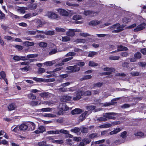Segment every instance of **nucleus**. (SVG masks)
Returning a JSON list of instances; mask_svg holds the SVG:
<instances>
[{"label":"nucleus","mask_w":146,"mask_h":146,"mask_svg":"<svg viewBox=\"0 0 146 146\" xmlns=\"http://www.w3.org/2000/svg\"><path fill=\"white\" fill-rule=\"evenodd\" d=\"M70 38L69 36H65L62 37V41L63 42H67L70 41Z\"/></svg>","instance_id":"40"},{"label":"nucleus","mask_w":146,"mask_h":146,"mask_svg":"<svg viewBox=\"0 0 146 146\" xmlns=\"http://www.w3.org/2000/svg\"><path fill=\"white\" fill-rule=\"evenodd\" d=\"M82 112V110L81 109L76 108L71 111V113L72 115L78 114L81 113Z\"/></svg>","instance_id":"14"},{"label":"nucleus","mask_w":146,"mask_h":146,"mask_svg":"<svg viewBox=\"0 0 146 146\" xmlns=\"http://www.w3.org/2000/svg\"><path fill=\"white\" fill-rule=\"evenodd\" d=\"M76 42L77 43H84L85 42L86 40L84 39H78L76 40Z\"/></svg>","instance_id":"59"},{"label":"nucleus","mask_w":146,"mask_h":146,"mask_svg":"<svg viewBox=\"0 0 146 146\" xmlns=\"http://www.w3.org/2000/svg\"><path fill=\"white\" fill-rule=\"evenodd\" d=\"M46 15L49 18L53 19H56L58 17V15L52 12H48Z\"/></svg>","instance_id":"8"},{"label":"nucleus","mask_w":146,"mask_h":146,"mask_svg":"<svg viewBox=\"0 0 146 146\" xmlns=\"http://www.w3.org/2000/svg\"><path fill=\"white\" fill-rule=\"evenodd\" d=\"M59 106L60 109H62L64 111H67L69 109V108L65 103L60 104Z\"/></svg>","instance_id":"12"},{"label":"nucleus","mask_w":146,"mask_h":146,"mask_svg":"<svg viewBox=\"0 0 146 146\" xmlns=\"http://www.w3.org/2000/svg\"><path fill=\"white\" fill-rule=\"evenodd\" d=\"M73 58L72 56L68 58L63 59L62 60V62L59 64V66H62L64 65V64L63 62H67L69 61H70L72 60Z\"/></svg>","instance_id":"17"},{"label":"nucleus","mask_w":146,"mask_h":146,"mask_svg":"<svg viewBox=\"0 0 146 146\" xmlns=\"http://www.w3.org/2000/svg\"><path fill=\"white\" fill-rule=\"evenodd\" d=\"M75 55V53L74 52H69L67 54L65 55V57L72 56Z\"/></svg>","instance_id":"63"},{"label":"nucleus","mask_w":146,"mask_h":146,"mask_svg":"<svg viewBox=\"0 0 146 146\" xmlns=\"http://www.w3.org/2000/svg\"><path fill=\"white\" fill-rule=\"evenodd\" d=\"M6 74L4 71H1L0 72V79L1 78H5Z\"/></svg>","instance_id":"56"},{"label":"nucleus","mask_w":146,"mask_h":146,"mask_svg":"<svg viewBox=\"0 0 146 146\" xmlns=\"http://www.w3.org/2000/svg\"><path fill=\"white\" fill-rule=\"evenodd\" d=\"M30 125H31V130H34L35 128V125L33 122H30Z\"/></svg>","instance_id":"62"},{"label":"nucleus","mask_w":146,"mask_h":146,"mask_svg":"<svg viewBox=\"0 0 146 146\" xmlns=\"http://www.w3.org/2000/svg\"><path fill=\"white\" fill-rule=\"evenodd\" d=\"M67 69L71 70V72H74L78 71L80 70V67L77 65L74 66H69L66 68Z\"/></svg>","instance_id":"4"},{"label":"nucleus","mask_w":146,"mask_h":146,"mask_svg":"<svg viewBox=\"0 0 146 146\" xmlns=\"http://www.w3.org/2000/svg\"><path fill=\"white\" fill-rule=\"evenodd\" d=\"M39 112H50L52 110V108H43L39 110Z\"/></svg>","instance_id":"18"},{"label":"nucleus","mask_w":146,"mask_h":146,"mask_svg":"<svg viewBox=\"0 0 146 146\" xmlns=\"http://www.w3.org/2000/svg\"><path fill=\"white\" fill-rule=\"evenodd\" d=\"M45 72V69L42 68H39L38 70V74H42Z\"/></svg>","instance_id":"60"},{"label":"nucleus","mask_w":146,"mask_h":146,"mask_svg":"<svg viewBox=\"0 0 146 146\" xmlns=\"http://www.w3.org/2000/svg\"><path fill=\"white\" fill-rule=\"evenodd\" d=\"M98 52L94 51L90 52L88 54V56L90 57H93L94 56L96 55Z\"/></svg>","instance_id":"26"},{"label":"nucleus","mask_w":146,"mask_h":146,"mask_svg":"<svg viewBox=\"0 0 146 146\" xmlns=\"http://www.w3.org/2000/svg\"><path fill=\"white\" fill-rule=\"evenodd\" d=\"M81 17L78 15H75L73 17V19L75 20H78L81 19Z\"/></svg>","instance_id":"53"},{"label":"nucleus","mask_w":146,"mask_h":146,"mask_svg":"<svg viewBox=\"0 0 146 146\" xmlns=\"http://www.w3.org/2000/svg\"><path fill=\"white\" fill-rule=\"evenodd\" d=\"M127 50V48L125 46H118L117 48V51H126Z\"/></svg>","instance_id":"25"},{"label":"nucleus","mask_w":146,"mask_h":146,"mask_svg":"<svg viewBox=\"0 0 146 146\" xmlns=\"http://www.w3.org/2000/svg\"><path fill=\"white\" fill-rule=\"evenodd\" d=\"M43 24H44V23L40 19H38L36 21V25H37V27H42Z\"/></svg>","instance_id":"23"},{"label":"nucleus","mask_w":146,"mask_h":146,"mask_svg":"<svg viewBox=\"0 0 146 146\" xmlns=\"http://www.w3.org/2000/svg\"><path fill=\"white\" fill-rule=\"evenodd\" d=\"M98 137V134L96 133H94L90 134L89 135V137L90 139L96 138Z\"/></svg>","instance_id":"31"},{"label":"nucleus","mask_w":146,"mask_h":146,"mask_svg":"<svg viewBox=\"0 0 146 146\" xmlns=\"http://www.w3.org/2000/svg\"><path fill=\"white\" fill-rule=\"evenodd\" d=\"M58 90L62 92H67L68 91V88H66L62 87L59 88Z\"/></svg>","instance_id":"54"},{"label":"nucleus","mask_w":146,"mask_h":146,"mask_svg":"<svg viewBox=\"0 0 146 146\" xmlns=\"http://www.w3.org/2000/svg\"><path fill=\"white\" fill-rule=\"evenodd\" d=\"M116 115V113L114 112L105 113L103 114V117L106 118L113 119L115 117L112 116Z\"/></svg>","instance_id":"5"},{"label":"nucleus","mask_w":146,"mask_h":146,"mask_svg":"<svg viewBox=\"0 0 146 146\" xmlns=\"http://www.w3.org/2000/svg\"><path fill=\"white\" fill-rule=\"evenodd\" d=\"M107 120V119L104 117H100L97 119V120L99 121H106Z\"/></svg>","instance_id":"39"},{"label":"nucleus","mask_w":146,"mask_h":146,"mask_svg":"<svg viewBox=\"0 0 146 146\" xmlns=\"http://www.w3.org/2000/svg\"><path fill=\"white\" fill-rule=\"evenodd\" d=\"M54 63V62L53 61H48L44 62V64L46 66H51Z\"/></svg>","instance_id":"38"},{"label":"nucleus","mask_w":146,"mask_h":146,"mask_svg":"<svg viewBox=\"0 0 146 146\" xmlns=\"http://www.w3.org/2000/svg\"><path fill=\"white\" fill-rule=\"evenodd\" d=\"M121 129L120 128H116L113 131H111L109 134L110 135H112L113 134H115L118 132L120 131H121Z\"/></svg>","instance_id":"19"},{"label":"nucleus","mask_w":146,"mask_h":146,"mask_svg":"<svg viewBox=\"0 0 146 146\" xmlns=\"http://www.w3.org/2000/svg\"><path fill=\"white\" fill-rule=\"evenodd\" d=\"M58 134H59L60 133L64 134H67L69 133L68 131L63 129H61L60 130H58Z\"/></svg>","instance_id":"33"},{"label":"nucleus","mask_w":146,"mask_h":146,"mask_svg":"<svg viewBox=\"0 0 146 146\" xmlns=\"http://www.w3.org/2000/svg\"><path fill=\"white\" fill-rule=\"evenodd\" d=\"M32 79L38 82H43L44 81L43 79L42 78H38L36 77L33 78Z\"/></svg>","instance_id":"52"},{"label":"nucleus","mask_w":146,"mask_h":146,"mask_svg":"<svg viewBox=\"0 0 146 146\" xmlns=\"http://www.w3.org/2000/svg\"><path fill=\"white\" fill-rule=\"evenodd\" d=\"M81 30L78 29H70L66 33V35L68 36H73L75 35V32H80Z\"/></svg>","instance_id":"2"},{"label":"nucleus","mask_w":146,"mask_h":146,"mask_svg":"<svg viewBox=\"0 0 146 146\" xmlns=\"http://www.w3.org/2000/svg\"><path fill=\"white\" fill-rule=\"evenodd\" d=\"M39 46L42 47L46 48L47 46V44L46 43L44 42H40L38 43Z\"/></svg>","instance_id":"41"},{"label":"nucleus","mask_w":146,"mask_h":146,"mask_svg":"<svg viewBox=\"0 0 146 146\" xmlns=\"http://www.w3.org/2000/svg\"><path fill=\"white\" fill-rule=\"evenodd\" d=\"M104 71L112 72L114 70L112 68L106 67L104 68Z\"/></svg>","instance_id":"55"},{"label":"nucleus","mask_w":146,"mask_h":146,"mask_svg":"<svg viewBox=\"0 0 146 146\" xmlns=\"http://www.w3.org/2000/svg\"><path fill=\"white\" fill-rule=\"evenodd\" d=\"M103 83L102 82H98L94 84V86L95 87H100L102 86Z\"/></svg>","instance_id":"46"},{"label":"nucleus","mask_w":146,"mask_h":146,"mask_svg":"<svg viewBox=\"0 0 146 146\" xmlns=\"http://www.w3.org/2000/svg\"><path fill=\"white\" fill-rule=\"evenodd\" d=\"M17 11L20 13H25V9L23 7H19L17 9Z\"/></svg>","instance_id":"30"},{"label":"nucleus","mask_w":146,"mask_h":146,"mask_svg":"<svg viewBox=\"0 0 146 146\" xmlns=\"http://www.w3.org/2000/svg\"><path fill=\"white\" fill-rule=\"evenodd\" d=\"M131 75L135 76H138L139 75V73L137 71H132L130 73Z\"/></svg>","instance_id":"44"},{"label":"nucleus","mask_w":146,"mask_h":146,"mask_svg":"<svg viewBox=\"0 0 146 146\" xmlns=\"http://www.w3.org/2000/svg\"><path fill=\"white\" fill-rule=\"evenodd\" d=\"M58 130H51L47 131V133L48 134H58Z\"/></svg>","instance_id":"37"},{"label":"nucleus","mask_w":146,"mask_h":146,"mask_svg":"<svg viewBox=\"0 0 146 146\" xmlns=\"http://www.w3.org/2000/svg\"><path fill=\"white\" fill-rule=\"evenodd\" d=\"M131 21V19L130 18L124 17L123 19V22L124 23H127Z\"/></svg>","instance_id":"43"},{"label":"nucleus","mask_w":146,"mask_h":146,"mask_svg":"<svg viewBox=\"0 0 146 146\" xmlns=\"http://www.w3.org/2000/svg\"><path fill=\"white\" fill-rule=\"evenodd\" d=\"M124 27L123 25H121L119 23H116L111 26L110 29L112 31V33H116L122 31Z\"/></svg>","instance_id":"1"},{"label":"nucleus","mask_w":146,"mask_h":146,"mask_svg":"<svg viewBox=\"0 0 146 146\" xmlns=\"http://www.w3.org/2000/svg\"><path fill=\"white\" fill-rule=\"evenodd\" d=\"M23 44L26 46H29L33 45L34 44L33 42L25 41L23 42Z\"/></svg>","instance_id":"27"},{"label":"nucleus","mask_w":146,"mask_h":146,"mask_svg":"<svg viewBox=\"0 0 146 146\" xmlns=\"http://www.w3.org/2000/svg\"><path fill=\"white\" fill-rule=\"evenodd\" d=\"M113 123H104L103 125H101L98 127H99L100 128H109L112 126V124Z\"/></svg>","instance_id":"13"},{"label":"nucleus","mask_w":146,"mask_h":146,"mask_svg":"<svg viewBox=\"0 0 146 146\" xmlns=\"http://www.w3.org/2000/svg\"><path fill=\"white\" fill-rule=\"evenodd\" d=\"M99 23V21H98L93 20L89 23V25H96L98 24Z\"/></svg>","instance_id":"22"},{"label":"nucleus","mask_w":146,"mask_h":146,"mask_svg":"<svg viewBox=\"0 0 146 146\" xmlns=\"http://www.w3.org/2000/svg\"><path fill=\"white\" fill-rule=\"evenodd\" d=\"M84 14L86 15H90L92 14H96V13L93 12L92 11H84Z\"/></svg>","instance_id":"34"},{"label":"nucleus","mask_w":146,"mask_h":146,"mask_svg":"<svg viewBox=\"0 0 146 146\" xmlns=\"http://www.w3.org/2000/svg\"><path fill=\"white\" fill-rule=\"evenodd\" d=\"M127 133L126 131H124L121 134V136L123 138H125L126 137Z\"/></svg>","instance_id":"64"},{"label":"nucleus","mask_w":146,"mask_h":146,"mask_svg":"<svg viewBox=\"0 0 146 146\" xmlns=\"http://www.w3.org/2000/svg\"><path fill=\"white\" fill-rule=\"evenodd\" d=\"M16 107L15 104L14 103H12L8 106V109L9 110L11 111L14 110Z\"/></svg>","instance_id":"16"},{"label":"nucleus","mask_w":146,"mask_h":146,"mask_svg":"<svg viewBox=\"0 0 146 146\" xmlns=\"http://www.w3.org/2000/svg\"><path fill=\"white\" fill-rule=\"evenodd\" d=\"M51 142L54 143L62 144L63 143L62 140H52Z\"/></svg>","instance_id":"35"},{"label":"nucleus","mask_w":146,"mask_h":146,"mask_svg":"<svg viewBox=\"0 0 146 146\" xmlns=\"http://www.w3.org/2000/svg\"><path fill=\"white\" fill-rule=\"evenodd\" d=\"M120 58L119 56H113L109 57V59L111 60H118Z\"/></svg>","instance_id":"42"},{"label":"nucleus","mask_w":146,"mask_h":146,"mask_svg":"<svg viewBox=\"0 0 146 146\" xmlns=\"http://www.w3.org/2000/svg\"><path fill=\"white\" fill-rule=\"evenodd\" d=\"M82 141L84 142L85 144L89 143L91 142L90 139L88 138H84L82 140Z\"/></svg>","instance_id":"49"},{"label":"nucleus","mask_w":146,"mask_h":146,"mask_svg":"<svg viewBox=\"0 0 146 146\" xmlns=\"http://www.w3.org/2000/svg\"><path fill=\"white\" fill-rule=\"evenodd\" d=\"M134 56L137 59H139L141 58V54L140 52H137L134 54Z\"/></svg>","instance_id":"28"},{"label":"nucleus","mask_w":146,"mask_h":146,"mask_svg":"<svg viewBox=\"0 0 146 146\" xmlns=\"http://www.w3.org/2000/svg\"><path fill=\"white\" fill-rule=\"evenodd\" d=\"M98 65V64L96 63L93 61H89L88 64L89 66L91 67L97 66Z\"/></svg>","instance_id":"24"},{"label":"nucleus","mask_w":146,"mask_h":146,"mask_svg":"<svg viewBox=\"0 0 146 146\" xmlns=\"http://www.w3.org/2000/svg\"><path fill=\"white\" fill-rule=\"evenodd\" d=\"M134 135L136 136H139L140 137L144 136L143 133L141 132H138L135 133H134Z\"/></svg>","instance_id":"48"},{"label":"nucleus","mask_w":146,"mask_h":146,"mask_svg":"<svg viewBox=\"0 0 146 146\" xmlns=\"http://www.w3.org/2000/svg\"><path fill=\"white\" fill-rule=\"evenodd\" d=\"M9 15L12 19H20V17L15 15L14 14L12 13L9 12L8 13Z\"/></svg>","instance_id":"15"},{"label":"nucleus","mask_w":146,"mask_h":146,"mask_svg":"<svg viewBox=\"0 0 146 146\" xmlns=\"http://www.w3.org/2000/svg\"><path fill=\"white\" fill-rule=\"evenodd\" d=\"M80 129L78 127H76L74 128L71 130V131L75 133H77L79 132L80 131Z\"/></svg>","instance_id":"47"},{"label":"nucleus","mask_w":146,"mask_h":146,"mask_svg":"<svg viewBox=\"0 0 146 146\" xmlns=\"http://www.w3.org/2000/svg\"><path fill=\"white\" fill-rule=\"evenodd\" d=\"M29 8L31 9H35L36 8L37 5L36 4H34L29 5Z\"/></svg>","instance_id":"50"},{"label":"nucleus","mask_w":146,"mask_h":146,"mask_svg":"<svg viewBox=\"0 0 146 146\" xmlns=\"http://www.w3.org/2000/svg\"><path fill=\"white\" fill-rule=\"evenodd\" d=\"M44 34L46 35H52L54 34V32L53 31H49L44 32Z\"/></svg>","instance_id":"36"},{"label":"nucleus","mask_w":146,"mask_h":146,"mask_svg":"<svg viewBox=\"0 0 146 146\" xmlns=\"http://www.w3.org/2000/svg\"><path fill=\"white\" fill-rule=\"evenodd\" d=\"M84 95V91L79 90L77 91L76 96L74 97L73 99L74 101H77L80 99L82 96Z\"/></svg>","instance_id":"3"},{"label":"nucleus","mask_w":146,"mask_h":146,"mask_svg":"<svg viewBox=\"0 0 146 146\" xmlns=\"http://www.w3.org/2000/svg\"><path fill=\"white\" fill-rule=\"evenodd\" d=\"M71 83V82H67L66 83L62 84L61 85V86L63 87H66L70 85Z\"/></svg>","instance_id":"57"},{"label":"nucleus","mask_w":146,"mask_h":146,"mask_svg":"<svg viewBox=\"0 0 146 146\" xmlns=\"http://www.w3.org/2000/svg\"><path fill=\"white\" fill-rule=\"evenodd\" d=\"M72 97L68 96H63L60 99V101L62 102H66L70 100Z\"/></svg>","instance_id":"10"},{"label":"nucleus","mask_w":146,"mask_h":146,"mask_svg":"<svg viewBox=\"0 0 146 146\" xmlns=\"http://www.w3.org/2000/svg\"><path fill=\"white\" fill-rule=\"evenodd\" d=\"M58 52L57 49L56 48L52 49L49 52V54L50 55H51L55 54Z\"/></svg>","instance_id":"21"},{"label":"nucleus","mask_w":146,"mask_h":146,"mask_svg":"<svg viewBox=\"0 0 146 146\" xmlns=\"http://www.w3.org/2000/svg\"><path fill=\"white\" fill-rule=\"evenodd\" d=\"M46 131L45 127L43 126H40L38 128V129L35 131L34 132L36 134L43 133Z\"/></svg>","instance_id":"9"},{"label":"nucleus","mask_w":146,"mask_h":146,"mask_svg":"<svg viewBox=\"0 0 146 146\" xmlns=\"http://www.w3.org/2000/svg\"><path fill=\"white\" fill-rule=\"evenodd\" d=\"M27 96L29 99L32 100H35L36 98V96L32 93H30L28 94L27 95Z\"/></svg>","instance_id":"20"},{"label":"nucleus","mask_w":146,"mask_h":146,"mask_svg":"<svg viewBox=\"0 0 146 146\" xmlns=\"http://www.w3.org/2000/svg\"><path fill=\"white\" fill-rule=\"evenodd\" d=\"M56 115L50 113L46 114L44 115V117H45L54 118L56 117Z\"/></svg>","instance_id":"32"},{"label":"nucleus","mask_w":146,"mask_h":146,"mask_svg":"<svg viewBox=\"0 0 146 146\" xmlns=\"http://www.w3.org/2000/svg\"><path fill=\"white\" fill-rule=\"evenodd\" d=\"M95 106L92 105L86 107L87 109L91 110H93L95 109Z\"/></svg>","instance_id":"58"},{"label":"nucleus","mask_w":146,"mask_h":146,"mask_svg":"<svg viewBox=\"0 0 146 146\" xmlns=\"http://www.w3.org/2000/svg\"><path fill=\"white\" fill-rule=\"evenodd\" d=\"M19 127L21 130H25L27 129L28 126L27 123H23Z\"/></svg>","instance_id":"11"},{"label":"nucleus","mask_w":146,"mask_h":146,"mask_svg":"<svg viewBox=\"0 0 146 146\" xmlns=\"http://www.w3.org/2000/svg\"><path fill=\"white\" fill-rule=\"evenodd\" d=\"M81 131L82 133H86L88 132V129L87 128L82 127L81 128Z\"/></svg>","instance_id":"51"},{"label":"nucleus","mask_w":146,"mask_h":146,"mask_svg":"<svg viewBox=\"0 0 146 146\" xmlns=\"http://www.w3.org/2000/svg\"><path fill=\"white\" fill-rule=\"evenodd\" d=\"M80 36L83 37H86L89 36L90 35L87 33H80Z\"/></svg>","instance_id":"61"},{"label":"nucleus","mask_w":146,"mask_h":146,"mask_svg":"<svg viewBox=\"0 0 146 146\" xmlns=\"http://www.w3.org/2000/svg\"><path fill=\"white\" fill-rule=\"evenodd\" d=\"M60 14L63 16H67L68 15V12L65 10L62 9H56Z\"/></svg>","instance_id":"6"},{"label":"nucleus","mask_w":146,"mask_h":146,"mask_svg":"<svg viewBox=\"0 0 146 146\" xmlns=\"http://www.w3.org/2000/svg\"><path fill=\"white\" fill-rule=\"evenodd\" d=\"M145 23L141 24L134 29V31L135 32L138 31L143 29L145 28Z\"/></svg>","instance_id":"7"},{"label":"nucleus","mask_w":146,"mask_h":146,"mask_svg":"<svg viewBox=\"0 0 146 146\" xmlns=\"http://www.w3.org/2000/svg\"><path fill=\"white\" fill-rule=\"evenodd\" d=\"M49 93L48 92L42 93L40 94V96L41 97L44 98H47L48 96Z\"/></svg>","instance_id":"29"},{"label":"nucleus","mask_w":146,"mask_h":146,"mask_svg":"<svg viewBox=\"0 0 146 146\" xmlns=\"http://www.w3.org/2000/svg\"><path fill=\"white\" fill-rule=\"evenodd\" d=\"M56 30L57 32H64L65 31V30L64 29L60 27H56Z\"/></svg>","instance_id":"45"}]
</instances>
